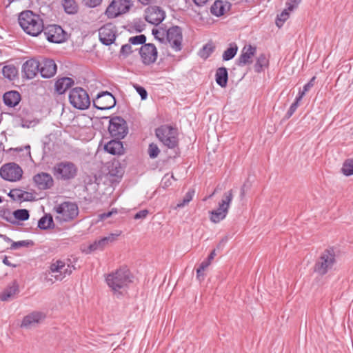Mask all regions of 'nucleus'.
Segmentation results:
<instances>
[{"mask_svg":"<svg viewBox=\"0 0 353 353\" xmlns=\"http://www.w3.org/2000/svg\"><path fill=\"white\" fill-rule=\"evenodd\" d=\"M301 1V0H289V1L286 3L288 10L290 11L293 10L295 8H296Z\"/></svg>","mask_w":353,"mask_h":353,"instance_id":"52","label":"nucleus"},{"mask_svg":"<svg viewBox=\"0 0 353 353\" xmlns=\"http://www.w3.org/2000/svg\"><path fill=\"white\" fill-rule=\"evenodd\" d=\"M40 65V62L34 59L26 61L22 66L24 77L28 79H33L39 71Z\"/></svg>","mask_w":353,"mask_h":353,"instance_id":"18","label":"nucleus"},{"mask_svg":"<svg viewBox=\"0 0 353 353\" xmlns=\"http://www.w3.org/2000/svg\"><path fill=\"white\" fill-rule=\"evenodd\" d=\"M46 318L43 312L34 311L26 316L21 323V327L30 328L43 321Z\"/></svg>","mask_w":353,"mask_h":353,"instance_id":"20","label":"nucleus"},{"mask_svg":"<svg viewBox=\"0 0 353 353\" xmlns=\"http://www.w3.org/2000/svg\"><path fill=\"white\" fill-rule=\"evenodd\" d=\"M120 52L121 54L124 56L130 54L132 52V46L130 43L123 45L121 48Z\"/></svg>","mask_w":353,"mask_h":353,"instance_id":"50","label":"nucleus"},{"mask_svg":"<svg viewBox=\"0 0 353 353\" xmlns=\"http://www.w3.org/2000/svg\"><path fill=\"white\" fill-rule=\"evenodd\" d=\"M146 37L144 34H139L134 37H132L129 39V43L133 45L145 44Z\"/></svg>","mask_w":353,"mask_h":353,"instance_id":"42","label":"nucleus"},{"mask_svg":"<svg viewBox=\"0 0 353 353\" xmlns=\"http://www.w3.org/2000/svg\"><path fill=\"white\" fill-rule=\"evenodd\" d=\"M228 70L225 68H219L216 72V81L221 87H225L228 81Z\"/></svg>","mask_w":353,"mask_h":353,"instance_id":"30","label":"nucleus"},{"mask_svg":"<svg viewBox=\"0 0 353 353\" xmlns=\"http://www.w3.org/2000/svg\"><path fill=\"white\" fill-rule=\"evenodd\" d=\"M120 234H121V232H119L118 233H115V234H113V233L110 234L108 236L103 237V238L105 240L106 245H108L109 243L114 242L117 240V237Z\"/></svg>","mask_w":353,"mask_h":353,"instance_id":"48","label":"nucleus"},{"mask_svg":"<svg viewBox=\"0 0 353 353\" xmlns=\"http://www.w3.org/2000/svg\"><path fill=\"white\" fill-rule=\"evenodd\" d=\"M238 50V47L236 44L230 45V48H228L226 50L224 51L223 54V60L229 61L234 57Z\"/></svg>","mask_w":353,"mask_h":353,"instance_id":"37","label":"nucleus"},{"mask_svg":"<svg viewBox=\"0 0 353 353\" xmlns=\"http://www.w3.org/2000/svg\"><path fill=\"white\" fill-rule=\"evenodd\" d=\"M53 225V219L51 215H45L38 222V227L42 230L50 228Z\"/></svg>","mask_w":353,"mask_h":353,"instance_id":"34","label":"nucleus"},{"mask_svg":"<svg viewBox=\"0 0 353 353\" xmlns=\"http://www.w3.org/2000/svg\"><path fill=\"white\" fill-rule=\"evenodd\" d=\"M165 12L158 6H150L145 10V19L153 25H159L165 18Z\"/></svg>","mask_w":353,"mask_h":353,"instance_id":"16","label":"nucleus"},{"mask_svg":"<svg viewBox=\"0 0 353 353\" xmlns=\"http://www.w3.org/2000/svg\"><path fill=\"white\" fill-rule=\"evenodd\" d=\"M194 3L199 6H204L208 0H193Z\"/></svg>","mask_w":353,"mask_h":353,"instance_id":"59","label":"nucleus"},{"mask_svg":"<svg viewBox=\"0 0 353 353\" xmlns=\"http://www.w3.org/2000/svg\"><path fill=\"white\" fill-rule=\"evenodd\" d=\"M128 125L121 117H113L109 122L108 130L112 137L117 139L123 138L128 133Z\"/></svg>","mask_w":353,"mask_h":353,"instance_id":"10","label":"nucleus"},{"mask_svg":"<svg viewBox=\"0 0 353 353\" xmlns=\"http://www.w3.org/2000/svg\"><path fill=\"white\" fill-rule=\"evenodd\" d=\"M4 103L9 107H15L18 105L21 99V94L14 90L4 93L3 96Z\"/></svg>","mask_w":353,"mask_h":353,"instance_id":"25","label":"nucleus"},{"mask_svg":"<svg viewBox=\"0 0 353 353\" xmlns=\"http://www.w3.org/2000/svg\"><path fill=\"white\" fill-rule=\"evenodd\" d=\"M46 39L55 43H60L65 41V34L62 28L57 25H49L43 29Z\"/></svg>","mask_w":353,"mask_h":353,"instance_id":"14","label":"nucleus"},{"mask_svg":"<svg viewBox=\"0 0 353 353\" xmlns=\"http://www.w3.org/2000/svg\"><path fill=\"white\" fill-rule=\"evenodd\" d=\"M33 180L39 190H47L54 185V180L52 176L46 172H40L36 174Z\"/></svg>","mask_w":353,"mask_h":353,"instance_id":"19","label":"nucleus"},{"mask_svg":"<svg viewBox=\"0 0 353 353\" xmlns=\"http://www.w3.org/2000/svg\"><path fill=\"white\" fill-rule=\"evenodd\" d=\"M22 174V169L15 163H6L0 169V176L9 181H19L21 178Z\"/></svg>","mask_w":353,"mask_h":353,"instance_id":"12","label":"nucleus"},{"mask_svg":"<svg viewBox=\"0 0 353 353\" xmlns=\"http://www.w3.org/2000/svg\"><path fill=\"white\" fill-rule=\"evenodd\" d=\"M268 65V59L265 54H261L259 56L254 65V70L256 72H261L263 68L267 67Z\"/></svg>","mask_w":353,"mask_h":353,"instance_id":"33","label":"nucleus"},{"mask_svg":"<svg viewBox=\"0 0 353 353\" xmlns=\"http://www.w3.org/2000/svg\"><path fill=\"white\" fill-rule=\"evenodd\" d=\"M107 245L105 242V240L103 238H101L99 240H97L94 241L92 243H91L88 248V251H86V253H91L92 252H94L97 250H102L105 247H106Z\"/></svg>","mask_w":353,"mask_h":353,"instance_id":"35","label":"nucleus"},{"mask_svg":"<svg viewBox=\"0 0 353 353\" xmlns=\"http://www.w3.org/2000/svg\"><path fill=\"white\" fill-rule=\"evenodd\" d=\"M70 104L79 110H86L90 107L91 101L86 90H70L69 93Z\"/></svg>","mask_w":353,"mask_h":353,"instance_id":"9","label":"nucleus"},{"mask_svg":"<svg viewBox=\"0 0 353 353\" xmlns=\"http://www.w3.org/2000/svg\"><path fill=\"white\" fill-rule=\"evenodd\" d=\"M55 219L60 223L68 222L76 218L79 214L78 206L72 202H63L54 208Z\"/></svg>","mask_w":353,"mask_h":353,"instance_id":"6","label":"nucleus"},{"mask_svg":"<svg viewBox=\"0 0 353 353\" xmlns=\"http://www.w3.org/2000/svg\"><path fill=\"white\" fill-rule=\"evenodd\" d=\"M136 90L139 94L142 100L146 99L147 96H148L146 90Z\"/></svg>","mask_w":353,"mask_h":353,"instance_id":"57","label":"nucleus"},{"mask_svg":"<svg viewBox=\"0 0 353 353\" xmlns=\"http://www.w3.org/2000/svg\"><path fill=\"white\" fill-rule=\"evenodd\" d=\"M19 23L27 34L33 37L41 34L44 27L40 17L30 10L23 11L19 14Z\"/></svg>","mask_w":353,"mask_h":353,"instance_id":"2","label":"nucleus"},{"mask_svg":"<svg viewBox=\"0 0 353 353\" xmlns=\"http://www.w3.org/2000/svg\"><path fill=\"white\" fill-rule=\"evenodd\" d=\"M148 211L147 210H141L135 214V215L134 216V219H145L146 217V216L148 215Z\"/></svg>","mask_w":353,"mask_h":353,"instance_id":"54","label":"nucleus"},{"mask_svg":"<svg viewBox=\"0 0 353 353\" xmlns=\"http://www.w3.org/2000/svg\"><path fill=\"white\" fill-rule=\"evenodd\" d=\"M74 270L73 265L61 260L53 261L49 270L46 272L45 281L50 284L56 281H62L65 276L72 274Z\"/></svg>","mask_w":353,"mask_h":353,"instance_id":"3","label":"nucleus"},{"mask_svg":"<svg viewBox=\"0 0 353 353\" xmlns=\"http://www.w3.org/2000/svg\"><path fill=\"white\" fill-rule=\"evenodd\" d=\"M143 6H148L151 3L152 0H137Z\"/></svg>","mask_w":353,"mask_h":353,"instance_id":"61","label":"nucleus"},{"mask_svg":"<svg viewBox=\"0 0 353 353\" xmlns=\"http://www.w3.org/2000/svg\"><path fill=\"white\" fill-rule=\"evenodd\" d=\"M19 293V285L16 281H13L1 293H0V300L2 301H9L14 298Z\"/></svg>","mask_w":353,"mask_h":353,"instance_id":"24","label":"nucleus"},{"mask_svg":"<svg viewBox=\"0 0 353 353\" xmlns=\"http://www.w3.org/2000/svg\"><path fill=\"white\" fill-rule=\"evenodd\" d=\"M341 171L343 174L345 176H350L353 174V160L347 159L346 160L341 168Z\"/></svg>","mask_w":353,"mask_h":353,"instance_id":"40","label":"nucleus"},{"mask_svg":"<svg viewBox=\"0 0 353 353\" xmlns=\"http://www.w3.org/2000/svg\"><path fill=\"white\" fill-rule=\"evenodd\" d=\"M157 137L169 148H174L178 144L177 129L170 125H163L156 129Z\"/></svg>","mask_w":353,"mask_h":353,"instance_id":"5","label":"nucleus"},{"mask_svg":"<svg viewBox=\"0 0 353 353\" xmlns=\"http://www.w3.org/2000/svg\"><path fill=\"white\" fill-rule=\"evenodd\" d=\"M115 28L112 24H105L99 30V39L103 44L109 46L115 40Z\"/></svg>","mask_w":353,"mask_h":353,"instance_id":"17","label":"nucleus"},{"mask_svg":"<svg viewBox=\"0 0 353 353\" xmlns=\"http://www.w3.org/2000/svg\"><path fill=\"white\" fill-rule=\"evenodd\" d=\"M13 215L15 219L20 221H26L29 218V212L26 209H19L14 211Z\"/></svg>","mask_w":353,"mask_h":353,"instance_id":"41","label":"nucleus"},{"mask_svg":"<svg viewBox=\"0 0 353 353\" xmlns=\"http://www.w3.org/2000/svg\"><path fill=\"white\" fill-rule=\"evenodd\" d=\"M228 213V211L218 206L216 210H214L210 212V219L214 223H219L226 217Z\"/></svg>","mask_w":353,"mask_h":353,"instance_id":"28","label":"nucleus"},{"mask_svg":"<svg viewBox=\"0 0 353 353\" xmlns=\"http://www.w3.org/2000/svg\"><path fill=\"white\" fill-rule=\"evenodd\" d=\"M133 4L131 0H112L107 7L105 14L114 19L129 12Z\"/></svg>","mask_w":353,"mask_h":353,"instance_id":"8","label":"nucleus"},{"mask_svg":"<svg viewBox=\"0 0 353 353\" xmlns=\"http://www.w3.org/2000/svg\"><path fill=\"white\" fill-rule=\"evenodd\" d=\"M117 210H112L111 211H110L108 212L100 214L99 215V217L100 220H104L107 218L110 217L113 214H117Z\"/></svg>","mask_w":353,"mask_h":353,"instance_id":"55","label":"nucleus"},{"mask_svg":"<svg viewBox=\"0 0 353 353\" xmlns=\"http://www.w3.org/2000/svg\"><path fill=\"white\" fill-rule=\"evenodd\" d=\"M160 150L155 143H150L148 147V153L151 159H154L158 157Z\"/></svg>","mask_w":353,"mask_h":353,"instance_id":"45","label":"nucleus"},{"mask_svg":"<svg viewBox=\"0 0 353 353\" xmlns=\"http://www.w3.org/2000/svg\"><path fill=\"white\" fill-rule=\"evenodd\" d=\"M104 149L108 153L116 155L123 153V144L120 141L112 140L107 143Z\"/></svg>","mask_w":353,"mask_h":353,"instance_id":"27","label":"nucleus"},{"mask_svg":"<svg viewBox=\"0 0 353 353\" xmlns=\"http://www.w3.org/2000/svg\"><path fill=\"white\" fill-rule=\"evenodd\" d=\"M233 197L234 195L232 190L225 192L223 194L221 200L219 202L218 206L228 211Z\"/></svg>","mask_w":353,"mask_h":353,"instance_id":"29","label":"nucleus"},{"mask_svg":"<svg viewBox=\"0 0 353 353\" xmlns=\"http://www.w3.org/2000/svg\"><path fill=\"white\" fill-rule=\"evenodd\" d=\"M230 7V4L229 3H224L221 0H216L212 5L210 12L213 15L220 17L223 15L226 8L229 9Z\"/></svg>","mask_w":353,"mask_h":353,"instance_id":"26","label":"nucleus"},{"mask_svg":"<svg viewBox=\"0 0 353 353\" xmlns=\"http://www.w3.org/2000/svg\"><path fill=\"white\" fill-rule=\"evenodd\" d=\"M241 196H243L244 194H245V185H243L241 188Z\"/></svg>","mask_w":353,"mask_h":353,"instance_id":"63","label":"nucleus"},{"mask_svg":"<svg viewBox=\"0 0 353 353\" xmlns=\"http://www.w3.org/2000/svg\"><path fill=\"white\" fill-rule=\"evenodd\" d=\"M216 256V252L215 250H212L210 255L208 256V260L206 261H210V263H211V261L213 260L214 256Z\"/></svg>","mask_w":353,"mask_h":353,"instance_id":"60","label":"nucleus"},{"mask_svg":"<svg viewBox=\"0 0 353 353\" xmlns=\"http://www.w3.org/2000/svg\"><path fill=\"white\" fill-rule=\"evenodd\" d=\"M39 72L42 77L50 78L57 72V65L52 59H44L40 62Z\"/></svg>","mask_w":353,"mask_h":353,"instance_id":"21","label":"nucleus"},{"mask_svg":"<svg viewBox=\"0 0 353 353\" xmlns=\"http://www.w3.org/2000/svg\"><path fill=\"white\" fill-rule=\"evenodd\" d=\"M214 46L211 43H207L199 50V55L200 57L206 59L214 51Z\"/></svg>","mask_w":353,"mask_h":353,"instance_id":"39","label":"nucleus"},{"mask_svg":"<svg viewBox=\"0 0 353 353\" xmlns=\"http://www.w3.org/2000/svg\"><path fill=\"white\" fill-rule=\"evenodd\" d=\"M194 190H189L185 194L181 201H179L177 205L174 207V209L182 208L184 206L187 205L192 199L194 195Z\"/></svg>","mask_w":353,"mask_h":353,"instance_id":"36","label":"nucleus"},{"mask_svg":"<svg viewBox=\"0 0 353 353\" xmlns=\"http://www.w3.org/2000/svg\"><path fill=\"white\" fill-rule=\"evenodd\" d=\"M75 85L74 88H82L83 85L81 81H77L70 77H61L57 79L55 83L54 88H70Z\"/></svg>","mask_w":353,"mask_h":353,"instance_id":"23","label":"nucleus"},{"mask_svg":"<svg viewBox=\"0 0 353 353\" xmlns=\"http://www.w3.org/2000/svg\"><path fill=\"white\" fill-rule=\"evenodd\" d=\"M116 99L112 94L108 91L99 93L93 99L94 106L101 110H110L114 107Z\"/></svg>","mask_w":353,"mask_h":353,"instance_id":"13","label":"nucleus"},{"mask_svg":"<svg viewBox=\"0 0 353 353\" xmlns=\"http://www.w3.org/2000/svg\"><path fill=\"white\" fill-rule=\"evenodd\" d=\"M166 32L167 30L163 28H153L152 30V33L154 38L161 43H164L165 41Z\"/></svg>","mask_w":353,"mask_h":353,"instance_id":"38","label":"nucleus"},{"mask_svg":"<svg viewBox=\"0 0 353 353\" xmlns=\"http://www.w3.org/2000/svg\"><path fill=\"white\" fill-rule=\"evenodd\" d=\"M288 8L285 9L281 14L277 17V19L276 21V24L278 27H281L283 23L288 19L289 17V13Z\"/></svg>","mask_w":353,"mask_h":353,"instance_id":"44","label":"nucleus"},{"mask_svg":"<svg viewBox=\"0 0 353 353\" xmlns=\"http://www.w3.org/2000/svg\"><path fill=\"white\" fill-rule=\"evenodd\" d=\"M175 180L173 175L169 176L168 174H165L161 181V185L163 188H168L172 183L171 180Z\"/></svg>","mask_w":353,"mask_h":353,"instance_id":"47","label":"nucleus"},{"mask_svg":"<svg viewBox=\"0 0 353 353\" xmlns=\"http://www.w3.org/2000/svg\"><path fill=\"white\" fill-rule=\"evenodd\" d=\"M314 86H322V85H319L318 82L316 83V77H313L309 82L303 85V88H311Z\"/></svg>","mask_w":353,"mask_h":353,"instance_id":"53","label":"nucleus"},{"mask_svg":"<svg viewBox=\"0 0 353 353\" xmlns=\"http://www.w3.org/2000/svg\"><path fill=\"white\" fill-rule=\"evenodd\" d=\"M336 263L335 251L333 248L327 249L316 259L314 271L318 274L323 276L333 269Z\"/></svg>","mask_w":353,"mask_h":353,"instance_id":"4","label":"nucleus"},{"mask_svg":"<svg viewBox=\"0 0 353 353\" xmlns=\"http://www.w3.org/2000/svg\"><path fill=\"white\" fill-rule=\"evenodd\" d=\"M62 6L69 14H74L78 11V6L74 0H62Z\"/></svg>","mask_w":353,"mask_h":353,"instance_id":"32","label":"nucleus"},{"mask_svg":"<svg viewBox=\"0 0 353 353\" xmlns=\"http://www.w3.org/2000/svg\"><path fill=\"white\" fill-rule=\"evenodd\" d=\"M183 34L180 27L172 26L167 30L165 41L174 52H179L182 50Z\"/></svg>","mask_w":353,"mask_h":353,"instance_id":"11","label":"nucleus"},{"mask_svg":"<svg viewBox=\"0 0 353 353\" xmlns=\"http://www.w3.org/2000/svg\"><path fill=\"white\" fill-rule=\"evenodd\" d=\"M78 168L76 165L70 161H62L57 163L53 169L54 176L59 180H70L77 174Z\"/></svg>","mask_w":353,"mask_h":353,"instance_id":"7","label":"nucleus"},{"mask_svg":"<svg viewBox=\"0 0 353 353\" xmlns=\"http://www.w3.org/2000/svg\"><path fill=\"white\" fill-rule=\"evenodd\" d=\"M256 48L251 45L245 46L243 48L241 54L238 59V65L243 66L248 63H250L252 62L251 59L256 53Z\"/></svg>","mask_w":353,"mask_h":353,"instance_id":"22","label":"nucleus"},{"mask_svg":"<svg viewBox=\"0 0 353 353\" xmlns=\"http://www.w3.org/2000/svg\"><path fill=\"white\" fill-rule=\"evenodd\" d=\"M210 265V261H203L199 268L196 270L197 278L200 279L201 276H203V272Z\"/></svg>","mask_w":353,"mask_h":353,"instance_id":"46","label":"nucleus"},{"mask_svg":"<svg viewBox=\"0 0 353 353\" xmlns=\"http://www.w3.org/2000/svg\"><path fill=\"white\" fill-rule=\"evenodd\" d=\"M139 54L142 62L145 65H150L156 61L158 52L153 43H146L141 47Z\"/></svg>","mask_w":353,"mask_h":353,"instance_id":"15","label":"nucleus"},{"mask_svg":"<svg viewBox=\"0 0 353 353\" xmlns=\"http://www.w3.org/2000/svg\"><path fill=\"white\" fill-rule=\"evenodd\" d=\"M105 281L114 294H123L132 281L129 270L122 268L108 274Z\"/></svg>","mask_w":353,"mask_h":353,"instance_id":"1","label":"nucleus"},{"mask_svg":"<svg viewBox=\"0 0 353 353\" xmlns=\"http://www.w3.org/2000/svg\"><path fill=\"white\" fill-rule=\"evenodd\" d=\"M33 243L31 241L23 240L19 241H12V245L10 246L11 250H17L22 247H28L29 245H32Z\"/></svg>","mask_w":353,"mask_h":353,"instance_id":"43","label":"nucleus"},{"mask_svg":"<svg viewBox=\"0 0 353 353\" xmlns=\"http://www.w3.org/2000/svg\"><path fill=\"white\" fill-rule=\"evenodd\" d=\"M1 236L3 238V239L5 241H6L8 242H12V240L9 237H8V236H6L5 235H1Z\"/></svg>","mask_w":353,"mask_h":353,"instance_id":"62","label":"nucleus"},{"mask_svg":"<svg viewBox=\"0 0 353 353\" xmlns=\"http://www.w3.org/2000/svg\"><path fill=\"white\" fill-rule=\"evenodd\" d=\"M85 6L89 8H95L100 5L102 0H83Z\"/></svg>","mask_w":353,"mask_h":353,"instance_id":"49","label":"nucleus"},{"mask_svg":"<svg viewBox=\"0 0 353 353\" xmlns=\"http://www.w3.org/2000/svg\"><path fill=\"white\" fill-rule=\"evenodd\" d=\"M3 263L7 265V266H10V267H14L15 268L17 265H14V264H12L10 262V261L8 260V257L5 256L3 259Z\"/></svg>","mask_w":353,"mask_h":353,"instance_id":"58","label":"nucleus"},{"mask_svg":"<svg viewBox=\"0 0 353 353\" xmlns=\"http://www.w3.org/2000/svg\"><path fill=\"white\" fill-rule=\"evenodd\" d=\"M306 90H303V91H300L299 92L298 96L296 97L294 102H297V105L298 106L299 105V103L301 101L302 98L305 95Z\"/></svg>","mask_w":353,"mask_h":353,"instance_id":"56","label":"nucleus"},{"mask_svg":"<svg viewBox=\"0 0 353 353\" xmlns=\"http://www.w3.org/2000/svg\"><path fill=\"white\" fill-rule=\"evenodd\" d=\"M219 190H221V188L219 185H218V186L214 189V192H213V194H215V193L218 192Z\"/></svg>","mask_w":353,"mask_h":353,"instance_id":"64","label":"nucleus"},{"mask_svg":"<svg viewBox=\"0 0 353 353\" xmlns=\"http://www.w3.org/2000/svg\"><path fill=\"white\" fill-rule=\"evenodd\" d=\"M297 108H298L297 102L292 103V104L290 105L288 111L287 112V113L285 116V119L290 118L292 116V114L294 113V112L296 111Z\"/></svg>","mask_w":353,"mask_h":353,"instance_id":"51","label":"nucleus"},{"mask_svg":"<svg viewBox=\"0 0 353 353\" xmlns=\"http://www.w3.org/2000/svg\"><path fill=\"white\" fill-rule=\"evenodd\" d=\"M2 73L5 78L12 81L17 77L18 70L14 65H7L2 68Z\"/></svg>","mask_w":353,"mask_h":353,"instance_id":"31","label":"nucleus"}]
</instances>
